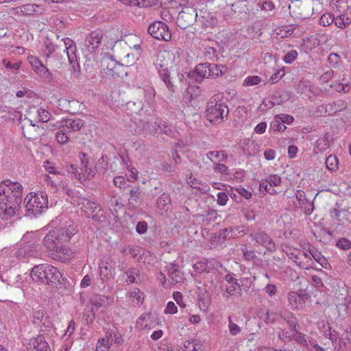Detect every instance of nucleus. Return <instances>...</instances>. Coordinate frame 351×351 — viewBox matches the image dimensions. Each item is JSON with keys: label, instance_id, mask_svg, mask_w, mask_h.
I'll return each instance as SVG.
<instances>
[{"label": "nucleus", "instance_id": "37998d69", "mask_svg": "<svg viewBox=\"0 0 351 351\" xmlns=\"http://www.w3.org/2000/svg\"><path fill=\"white\" fill-rule=\"evenodd\" d=\"M127 282L129 283L137 282L136 278L139 276V270L136 268H131L125 272Z\"/></svg>", "mask_w": 351, "mask_h": 351}, {"label": "nucleus", "instance_id": "a19ab883", "mask_svg": "<svg viewBox=\"0 0 351 351\" xmlns=\"http://www.w3.org/2000/svg\"><path fill=\"white\" fill-rule=\"evenodd\" d=\"M223 66H218L215 64H210L209 66L210 78H215L223 73Z\"/></svg>", "mask_w": 351, "mask_h": 351}, {"label": "nucleus", "instance_id": "ea45409f", "mask_svg": "<svg viewBox=\"0 0 351 351\" xmlns=\"http://www.w3.org/2000/svg\"><path fill=\"white\" fill-rule=\"evenodd\" d=\"M66 132L67 130L65 128H62L56 133V139L59 144L64 145L69 142V137L66 134Z\"/></svg>", "mask_w": 351, "mask_h": 351}, {"label": "nucleus", "instance_id": "4be33fe9", "mask_svg": "<svg viewBox=\"0 0 351 351\" xmlns=\"http://www.w3.org/2000/svg\"><path fill=\"white\" fill-rule=\"evenodd\" d=\"M27 348L28 351H51L48 343L43 335L32 338L27 343Z\"/></svg>", "mask_w": 351, "mask_h": 351}, {"label": "nucleus", "instance_id": "aec40b11", "mask_svg": "<svg viewBox=\"0 0 351 351\" xmlns=\"http://www.w3.org/2000/svg\"><path fill=\"white\" fill-rule=\"evenodd\" d=\"M281 183V178L278 175L274 174L267 176L265 180L260 182V189L271 195L276 193V191L273 186H279Z\"/></svg>", "mask_w": 351, "mask_h": 351}, {"label": "nucleus", "instance_id": "e433bc0d", "mask_svg": "<svg viewBox=\"0 0 351 351\" xmlns=\"http://www.w3.org/2000/svg\"><path fill=\"white\" fill-rule=\"evenodd\" d=\"M324 335L332 341L335 348L340 345L341 339L339 337L338 333L335 330H332L329 326L328 330L324 332Z\"/></svg>", "mask_w": 351, "mask_h": 351}, {"label": "nucleus", "instance_id": "4468645a", "mask_svg": "<svg viewBox=\"0 0 351 351\" xmlns=\"http://www.w3.org/2000/svg\"><path fill=\"white\" fill-rule=\"evenodd\" d=\"M286 254L301 268L307 269L311 265L312 259L311 256L299 249L289 248L286 252Z\"/></svg>", "mask_w": 351, "mask_h": 351}, {"label": "nucleus", "instance_id": "5fc2aeb1", "mask_svg": "<svg viewBox=\"0 0 351 351\" xmlns=\"http://www.w3.org/2000/svg\"><path fill=\"white\" fill-rule=\"evenodd\" d=\"M241 289V285L238 282H234V283L229 285L226 287V292L227 297L234 295L237 290Z\"/></svg>", "mask_w": 351, "mask_h": 351}, {"label": "nucleus", "instance_id": "6ab92c4d", "mask_svg": "<svg viewBox=\"0 0 351 351\" xmlns=\"http://www.w3.org/2000/svg\"><path fill=\"white\" fill-rule=\"evenodd\" d=\"M27 61L33 71L39 75V77L44 79L51 78V75L49 69L41 62L38 58L30 55L27 57Z\"/></svg>", "mask_w": 351, "mask_h": 351}, {"label": "nucleus", "instance_id": "393cba45", "mask_svg": "<svg viewBox=\"0 0 351 351\" xmlns=\"http://www.w3.org/2000/svg\"><path fill=\"white\" fill-rule=\"evenodd\" d=\"M251 237L256 242L267 248L269 251L274 250L276 248L275 243L269 237V236L263 232H256L252 234Z\"/></svg>", "mask_w": 351, "mask_h": 351}, {"label": "nucleus", "instance_id": "4d7b16f0", "mask_svg": "<svg viewBox=\"0 0 351 351\" xmlns=\"http://www.w3.org/2000/svg\"><path fill=\"white\" fill-rule=\"evenodd\" d=\"M198 346V342L196 339L186 341L184 343L185 351H196Z\"/></svg>", "mask_w": 351, "mask_h": 351}, {"label": "nucleus", "instance_id": "bb28decb", "mask_svg": "<svg viewBox=\"0 0 351 351\" xmlns=\"http://www.w3.org/2000/svg\"><path fill=\"white\" fill-rule=\"evenodd\" d=\"M207 158L214 164L224 162L226 161L228 155L224 150H213L206 154Z\"/></svg>", "mask_w": 351, "mask_h": 351}, {"label": "nucleus", "instance_id": "423d86ee", "mask_svg": "<svg viewBox=\"0 0 351 351\" xmlns=\"http://www.w3.org/2000/svg\"><path fill=\"white\" fill-rule=\"evenodd\" d=\"M229 110L222 101L216 98H211L208 104L205 112L206 117L210 123L218 124L223 122L228 117Z\"/></svg>", "mask_w": 351, "mask_h": 351}, {"label": "nucleus", "instance_id": "338daca9", "mask_svg": "<svg viewBox=\"0 0 351 351\" xmlns=\"http://www.w3.org/2000/svg\"><path fill=\"white\" fill-rule=\"evenodd\" d=\"M341 60L340 56L337 53H330L328 57V61L332 66H337Z\"/></svg>", "mask_w": 351, "mask_h": 351}, {"label": "nucleus", "instance_id": "f03ea898", "mask_svg": "<svg viewBox=\"0 0 351 351\" xmlns=\"http://www.w3.org/2000/svg\"><path fill=\"white\" fill-rule=\"evenodd\" d=\"M76 232L74 222L66 219L58 228L50 230L43 239V245L47 250L48 254L59 243L69 241Z\"/></svg>", "mask_w": 351, "mask_h": 351}, {"label": "nucleus", "instance_id": "0e129e2a", "mask_svg": "<svg viewBox=\"0 0 351 351\" xmlns=\"http://www.w3.org/2000/svg\"><path fill=\"white\" fill-rule=\"evenodd\" d=\"M337 246L342 250H348L351 247V242L347 239L341 238L337 241Z\"/></svg>", "mask_w": 351, "mask_h": 351}, {"label": "nucleus", "instance_id": "dca6fc26", "mask_svg": "<svg viewBox=\"0 0 351 351\" xmlns=\"http://www.w3.org/2000/svg\"><path fill=\"white\" fill-rule=\"evenodd\" d=\"M42 5L27 3L13 8L14 14L18 16L40 15L44 12Z\"/></svg>", "mask_w": 351, "mask_h": 351}, {"label": "nucleus", "instance_id": "4c0bfd02", "mask_svg": "<svg viewBox=\"0 0 351 351\" xmlns=\"http://www.w3.org/2000/svg\"><path fill=\"white\" fill-rule=\"evenodd\" d=\"M171 204V198L169 194L163 193L160 195L157 200V208L163 210H165V207Z\"/></svg>", "mask_w": 351, "mask_h": 351}, {"label": "nucleus", "instance_id": "0eeeda50", "mask_svg": "<svg viewBox=\"0 0 351 351\" xmlns=\"http://www.w3.org/2000/svg\"><path fill=\"white\" fill-rule=\"evenodd\" d=\"M62 190L68 195V200L70 201L71 204L80 206L82 211L87 217H90L96 209L99 208L95 202H93L82 197L79 193L73 192L68 187L64 186Z\"/></svg>", "mask_w": 351, "mask_h": 351}, {"label": "nucleus", "instance_id": "6e6552de", "mask_svg": "<svg viewBox=\"0 0 351 351\" xmlns=\"http://www.w3.org/2000/svg\"><path fill=\"white\" fill-rule=\"evenodd\" d=\"M116 262L110 256H104L101 258L98 265L97 280L101 285H105L115 274Z\"/></svg>", "mask_w": 351, "mask_h": 351}, {"label": "nucleus", "instance_id": "bf43d9fd", "mask_svg": "<svg viewBox=\"0 0 351 351\" xmlns=\"http://www.w3.org/2000/svg\"><path fill=\"white\" fill-rule=\"evenodd\" d=\"M121 2L130 7H144L145 5V0H123Z\"/></svg>", "mask_w": 351, "mask_h": 351}, {"label": "nucleus", "instance_id": "8fccbe9b", "mask_svg": "<svg viewBox=\"0 0 351 351\" xmlns=\"http://www.w3.org/2000/svg\"><path fill=\"white\" fill-rule=\"evenodd\" d=\"M311 87V86L310 81H308L306 80H302L298 83V84L296 87V90L298 91V93H303L310 90Z\"/></svg>", "mask_w": 351, "mask_h": 351}, {"label": "nucleus", "instance_id": "412c9836", "mask_svg": "<svg viewBox=\"0 0 351 351\" xmlns=\"http://www.w3.org/2000/svg\"><path fill=\"white\" fill-rule=\"evenodd\" d=\"M101 38L100 32L93 31L90 32L84 41L83 50L90 53H93L99 47Z\"/></svg>", "mask_w": 351, "mask_h": 351}, {"label": "nucleus", "instance_id": "864d4df0", "mask_svg": "<svg viewBox=\"0 0 351 351\" xmlns=\"http://www.w3.org/2000/svg\"><path fill=\"white\" fill-rule=\"evenodd\" d=\"M159 75L169 88H171V82L167 68L158 71Z\"/></svg>", "mask_w": 351, "mask_h": 351}, {"label": "nucleus", "instance_id": "f3484780", "mask_svg": "<svg viewBox=\"0 0 351 351\" xmlns=\"http://www.w3.org/2000/svg\"><path fill=\"white\" fill-rule=\"evenodd\" d=\"M65 45V50L69 62L72 66L73 71L76 72L80 69V64L78 63L77 55H76V46L74 41L69 38H66L64 40Z\"/></svg>", "mask_w": 351, "mask_h": 351}, {"label": "nucleus", "instance_id": "7c9ffc66", "mask_svg": "<svg viewBox=\"0 0 351 351\" xmlns=\"http://www.w3.org/2000/svg\"><path fill=\"white\" fill-rule=\"evenodd\" d=\"M243 150L245 155L254 156L258 152L259 146L255 141L247 139L243 143Z\"/></svg>", "mask_w": 351, "mask_h": 351}, {"label": "nucleus", "instance_id": "9b49d317", "mask_svg": "<svg viewBox=\"0 0 351 351\" xmlns=\"http://www.w3.org/2000/svg\"><path fill=\"white\" fill-rule=\"evenodd\" d=\"M148 33L157 40L169 41L171 38V33L166 23L160 21H156L149 24L147 27Z\"/></svg>", "mask_w": 351, "mask_h": 351}, {"label": "nucleus", "instance_id": "e2e57ef3", "mask_svg": "<svg viewBox=\"0 0 351 351\" xmlns=\"http://www.w3.org/2000/svg\"><path fill=\"white\" fill-rule=\"evenodd\" d=\"M243 215L247 221H252L255 219L256 213L251 208H245L242 210Z\"/></svg>", "mask_w": 351, "mask_h": 351}, {"label": "nucleus", "instance_id": "cd10ccee", "mask_svg": "<svg viewBox=\"0 0 351 351\" xmlns=\"http://www.w3.org/2000/svg\"><path fill=\"white\" fill-rule=\"evenodd\" d=\"M154 124H155L156 127L154 126L152 129H149V130L152 132L156 133L158 130H160V132H162L167 135H169V136L173 135L171 126H169L166 122L157 118L155 119Z\"/></svg>", "mask_w": 351, "mask_h": 351}, {"label": "nucleus", "instance_id": "7ed1b4c3", "mask_svg": "<svg viewBox=\"0 0 351 351\" xmlns=\"http://www.w3.org/2000/svg\"><path fill=\"white\" fill-rule=\"evenodd\" d=\"M280 317L287 322L289 326V330L278 328L276 332L278 339L283 342L295 340L302 345L306 344V336L298 330V322L293 314L288 310H283L280 313Z\"/></svg>", "mask_w": 351, "mask_h": 351}, {"label": "nucleus", "instance_id": "473e14b6", "mask_svg": "<svg viewBox=\"0 0 351 351\" xmlns=\"http://www.w3.org/2000/svg\"><path fill=\"white\" fill-rule=\"evenodd\" d=\"M335 25L341 29H344L351 23V18L346 14H341L335 18Z\"/></svg>", "mask_w": 351, "mask_h": 351}, {"label": "nucleus", "instance_id": "72a5a7b5", "mask_svg": "<svg viewBox=\"0 0 351 351\" xmlns=\"http://www.w3.org/2000/svg\"><path fill=\"white\" fill-rule=\"evenodd\" d=\"M130 298L132 300V302L137 306H140L144 301V293L138 289H134L129 294Z\"/></svg>", "mask_w": 351, "mask_h": 351}, {"label": "nucleus", "instance_id": "20e7f679", "mask_svg": "<svg viewBox=\"0 0 351 351\" xmlns=\"http://www.w3.org/2000/svg\"><path fill=\"white\" fill-rule=\"evenodd\" d=\"M31 278L33 281L38 283L56 285L62 282V274L57 267L45 263L32 268Z\"/></svg>", "mask_w": 351, "mask_h": 351}, {"label": "nucleus", "instance_id": "6e6d98bb", "mask_svg": "<svg viewBox=\"0 0 351 351\" xmlns=\"http://www.w3.org/2000/svg\"><path fill=\"white\" fill-rule=\"evenodd\" d=\"M110 350V346L108 344L106 341L105 340V338H100L97 341V345H96V350L95 351H109Z\"/></svg>", "mask_w": 351, "mask_h": 351}, {"label": "nucleus", "instance_id": "774afa93", "mask_svg": "<svg viewBox=\"0 0 351 351\" xmlns=\"http://www.w3.org/2000/svg\"><path fill=\"white\" fill-rule=\"evenodd\" d=\"M308 346L311 347V351H326L325 348L320 346L317 341L313 339H309Z\"/></svg>", "mask_w": 351, "mask_h": 351}, {"label": "nucleus", "instance_id": "603ef678", "mask_svg": "<svg viewBox=\"0 0 351 351\" xmlns=\"http://www.w3.org/2000/svg\"><path fill=\"white\" fill-rule=\"evenodd\" d=\"M285 75V71L284 68H281L277 70L270 77L269 82L271 84H274L278 82L280 79H282Z\"/></svg>", "mask_w": 351, "mask_h": 351}, {"label": "nucleus", "instance_id": "de8ad7c7", "mask_svg": "<svg viewBox=\"0 0 351 351\" xmlns=\"http://www.w3.org/2000/svg\"><path fill=\"white\" fill-rule=\"evenodd\" d=\"M139 91L143 92L145 99L147 101L152 100L155 97V90L153 87L150 86H145L142 89L140 88Z\"/></svg>", "mask_w": 351, "mask_h": 351}, {"label": "nucleus", "instance_id": "58836bf2", "mask_svg": "<svg viewBox=\"0 0 351 351\" xmlns=\"http://www.w3.org/2000/svg\"><path fill=\"white\" fill-rule=\"evenodd\" d=\"M339 160L337 156L333 155L328 156L326 159V167L330 171H335L338 168Z\"/></svg>", "mask_w": 351, "mask_h": 351}, {"label": "nucleus", "instance_id": "ddd939ff", "mask_svg": "<svg viewBox=\"0 0 351 351\" xmlns=\"http://www.w3.org/2000/svg\"><path fill=\"white\" fill-rule=\"evenodd\" d=\"M75 256V252L66 245H58L55 249L49 254V256L56 261L66 263L71 260Z\"/></svg>", "mask_w": 351, "mask_h": 351}, {"label": "nucleus", "instance_id": "2f4dec72", "mask_svg": "<svg viewBox=\"0 0 351 351\" xmlns=\"http://www.w3.org/2000/svg\"><path fill=\"white\" fill-rule=\"evenodd\" d=\"M295 29V27L293 25H282L276 27L275 32L278 36L283 38L292 35Z\"/></svg>", "mask_w": 351, "mask_h": 351}, {"label": "nucleus", "instance_id": "c85d7f7f", "mask_svg": "<svg viewBox=\"0 0 351 351\" xmlns=\"http://www.w3.org/2000/svg\"><path fill=\"white\" fill-rule=\"evenodd\" d=\"M309 256L313 258V259L317 262L324 269H328L330 264L327 259L322 255V254L315 250L314 247L310 248L308 250Z\"/></svg>", "mask_w": 351, "mask_h": 351}, {"label": "nucleus", "instance_id": "c03bdc74", "mask_svg": "<svg viewBox=\"0 0 351 351\" xmlns=\"http://www.w3.org/2000/svg\"><path fill=\"white\" fill-rule=\"evenodd\" d=\"M2 64L8 70H11L14 73H17L21 66V62L19 61L15 63H11L9 60L4 58L2 60Z\"/></svg>", "mask_w": 351, "mask_h": 351}, {"label": "nucleus", "instance_id": "2eb2a0df", "mask_svg": "<svg viewBox=\"0 0 351 351\" xmlns=\"http://www.w3.org/2000/svg\"><path fill=\"white\" fill-rule=\"evenodd\" d=\"M197 16V13L195 8L186 7L179 12L177 18V23L181 28L185 29L193 24Z\"/></svg>", "mask_w": 351, "mask_h": 351}, {"label": "nucleus", "instance_id": "a18cd8bd", "mask_svg": "<svg viewBox=\"0 0 351 351\" xmlns=\"http://www.w3.org/2000/svg\"><path fill=\"white\" fill-rule=\"evenodd\" d=\"M335 21V16L330 13H324L319 19V24L324 27L331 25Z\"/></svg>", "mask_w": 351, "mask_h": 351}, {"label": "nucleus", "instance_id": "69168bd1", "mask_svg": "<svg viewBox=\"0 0 351 351\" xmlns=\"http://www.w3.org/2000/svg\"><path fill=\"white\" fill-rule=\"evenodd\" d=\"M186 182L192 188L202 189L201 183L193 175H190L186 178Z\"/></svg>", "mask_w": 351, "mask_h": 351}, {"label": "nucleus", "instance_id": "79ce46f5", "mask_svg": "<svg viewBox=\"0 0 351 351\" xmlns=\"http://www.w3.org/2000/svg\"><path fill=\"white\" fill-rule=\"evenodd\" d=\"M298 53L295 49H291L285 53L282 60L286 64H292L298 58Z\"/></svg>", "mask_w": 351, "mask_h": 351}, {"label": "nucleus", "instance_id": "c9c22d12", "mask_svg": "<svg viewBox=\"0 0 351 351\" xmlns=\"http://www.w3.org/2000/svg\"><path fill=\"white\" fill-rule=\"evenodd\" d=\"M209 66L210 63L199 64L195 67V73L202 78H210Z\"/></svg>", "mask_w": 351, "mask_h": 351}, {"label": "nucleus", "instance_id": "b1692460", "mask_svg": "<svg viewBox=\"0 0 351 351\" xmlns=\"http://www.w3.org/2000/svg\"><path fill=\"white\" fill-rule=\"evenodd\" d=\"M57 123L59 128H65L69 132H76L84 126V121L80 119H69L62 120Z\"/></svg>", "mask_w": 351, "mask_h": 351}, {"label": "nucleus", "instance_id": "49530a36", "mask_svg": "<svg viewBox=\"0 0 351 351\" xmlns=\"http://www.w3.org/2000/svg\"><path fill=\"white\" fill-rule=\"evenodd\" d=\"M261 82V79L258 75H251L245 78L243 82V86H252L258 85Z\"/></svg>", "mask_w": 351, "mask_h": 351}, {"label": "nucleus", "instance_id": "f704fd0d", "mask_svg": "<svg viewBox=\"0 0 351 351\" xmlns=\"http://www.w3.org/2000/svg\"><path fill=\"white\" fill-rule=\"evenodd\" d=\"M55 45L48 39L45 40L42 45L41 55L48 58L55 51Z\"/></svg>", "mask_w": 351, "mask_h": 351}, {"label": "nucleus", "instance_id": "c756f323", "mask_svg": "<svg viewBox=\"0 0 351 351\" xmlns=\"http://www.w3.org/2000/svg\"><path fill=\"white\" fill-rule=\"evenodd\" d=\"M104 338L110 346V348L113 345L120 346L123 341L121 335L117 331H112L110 333H107Z\"/></svg>", "mask_w": 351, "mask_h": 351}, {"label": "nucleus", "instance_id": "052dcab7", "mask_svg": "<svg viewBox=\"0 0 351 351\" xmlns=\"http://www.w3.org/2000/svg\"><path fill=\"white\" fill-rule=\"evenodd\" d=\"M228 321H229V323H228V329H229V331H230V333L232 335H238L239 333H240L241 332V328L236 324H234L232 319H231V317H228Z\"/></svg>", "mask_w": 351, "mask_h": 351}, {"label": "nucleus", "instance_id": "39448f33", "mask_svg": "<svg viewBox=\"0 0 351 351\" xmlns=\"http://www.w3.org/2000/svg\"><path fill=\"white\" fill-rule=\"evenodd\" d=\"M24 204L27 212L37 216L48 209V195L43 191L30 192L25 197Z\"/></svg>", "mask_w": 351, "mask_h": 351}, {"label": "nucleus", "instance_id": "5701e85b", "mask_svg": "<svg viewBox=\"0 0 351 351\" xmlns=\"http://www.w3.org/2000/svg\"><path fill=\"white\" fill-rule=\"evenodd\" d=\"M156 320L150 313H144L138 318L136 328L140 330H151L156 326Z\"/></svg>", "mask_w": 351, "mask_h": 351}, {"label": "nucleus", "instance_id": "680f3d73", "mask_svg": "<svg viewBox=\"0 0 351 351\" xmlns=\"http://www.w3.org/2000/svg\"><path fill=\"white\" fill-rule=\"evenodd\" d=\"M282 311H281L280 313ZM279 316H280V314L278 315L276 313L272 311H267L265 314V317L264 318V319L266 323H274L275 321L278 319Z\"/></svg>", "mask_w": 351, "mask_h": 351}, {"label": "nucleus", "instance_id": "a878e982", "mask_svg": "<svg viewBox=\"0 0 351 351\" xmlns=\"http://www.w3.org/2000/svg\"><path fill=\"white\" fill-rule=\"evenodd\" d=\"M166 269L169 276L172 280V283H180L182 281V274L178 269V266L176 264L170 263L167 265Z\"/></svg>", "mask_w": 351, "mask_h": 351}, {"label": "nucleus", "instance_id": "3c124183", "mask_svg": "<svg viewBox=\"0 0 351 351\" xmlns=\"http://www.w3.org/2000/svg\"><path fill=\"white\" fill-rule=\"evenodd\" d=\"M128 251L131 256L136 260H139L141 258L142 253L143 252V250L136 245L129 247Z\"/></svg>", "mask_w": 351, "mask_h": 351}, {"label": "nucleus", "instance_id": "f8f14e48", "mask_svg": "<svg viewBox=\"0 0 351 351\" xmlns=\"http://www.w3.org/2000/svg\"><path fill=\"white\" fill-rule=\"evenodd\" d=\"M289 305L293 310H300L305 307L306 302L310 295L305 290L300 289L297 291H290L287 295Z\"/></svg>", "mask_w": 351, "mask_h": 351}, {"label": "nucleus", "instance_id": "1a4fd4ad", "mask_svg": "<svg viewBox=\"0 0 351 351\" xmlns=\"http://www.w3.org/2000/svg\"><path fill=\"white\" fill-rule=\"evenodd\" d=\"M78 158L81 162V173H76V168L73 165H71L68 170L69 173H72L75 178L78 180H86L93 178L95 174V170L92 167V163L89 157L84 152H80Z\"/></svg>", "mask_w": 351, "mask_h": 351}, {"label": "nucleus", "instance_id": "09e8293b", "mask_svg": "<svg viewBox=\"0 0 351 351\" xmlns=\"http://www.w3.org/2000/svg\"><path fill=\"white\" fill-rule=\"evenodd\" d=\"M37 114L39 121L43 123L49 121L51 117V114H50V112L48 110L42 108L38 109Z\"/></svg>", "mask_w": 351, "mask_h": 351}, {"label": "nucleus", "instance_id": "13d9d810", "mask_svg": "<svg viewBox=\"0 0 351 351\" xmlns=\"http://www.w3.org/2000/svg\"><path fill=\"white\" fill-rule=\"evenodd\" d=\"M293 117L289 114H281L276 115V121L283 123L291 124L293 123Z\"/></svg>", "mask_w": 351, "mask_h": 351}, {"label": "nucleus", "instance_id": "a211bd4d", "mask_svg": "<svg viewBox=\"0 0 351 351\" xmlns=\"http://www.w3.org/2000/svg\"><path fill=\"white\" fill-rule=\"evenodd\" d=\"M113 302V298L106 295H95L90 300L91 315L89 316L90 320H86L87 323H92L95 317V313L103 306L109 305Z\"/></svg>", "mask_w": 351, "mask_h": 351}, {"label": "nucleus", "instance_id": "9d476101", "mask_svg": "<svg viewBox=\"0 0 351 351\" xmlns=\"http://www.w3.org/2000/svg\"><path fill=\"white\" fill-rule=\"evenodd\" d=\"M102 72L108 77H119L123 72V64H120L110 54H105L101 60Z\"/></svg>", "mask_w": 351, "mask_h": 351}, {"label": "nucleus", "instance_id": "f257e3e1", "mask_svg": "<svg viewBox=\"0 0 351 351\" xmlns=\"http://www.w3.org/2000/svg\"><path fill=\"white\" fill-rule=\"evenodd\" d=\"M23 186L19 182L5 180L0 183V215L5 219L14 216L22 199Z\"/></svg>", "mask_w": 351, "mask_h": 351}]
</instances>
